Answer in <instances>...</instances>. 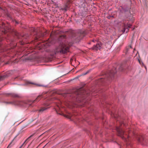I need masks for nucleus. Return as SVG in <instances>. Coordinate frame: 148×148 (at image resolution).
Listing matches in <instances>:
<instances>
[{
    "instance_id": "22",
    "label": "nucleus",
    "mask_w": 148,
    "mask_h": 148,
    "mask_svg": "<svg viewBox=\"0 0 148 148\" xmlns=\"http://www.w3.org/2000/svg\"><path fill=\"white\" fill-rule=\"evenodd\" d=\"M114 117H115V118H116V117L115 115L114 116Z\"/></svg>"
},
{
    "instance_id": "24",
    "label": "nucleus",
    "mask_w": 148,
    "mask_h": 148,
    "mask_svg": "<svg viewBox=\"0 0 148 148\" xmlns=\"http://www.w3.org/2000/svg\"><path fill=\"white\" fill-rule=\"evenodd\" d=\"M145 68L146 69V67L145 66Z\"/></svg>"
},
{
    "instance_id": "10",
    "label": "nucleus",
    "mask_w": 148,
    "mask_h": 148,
    "mask_svg": "<svg viewBox=\"0 0 148 148\" xmlns=\"http://www.w3.org/2000/svg\"><path fill=\"white\" fill-rule=\"evenodd\" d=\"M15 138L16 137H15L12 140V141L8 145L7 148H10L11 147L13 146L15 142H14V141Z\"/></svg>"
},
{
    "instance_id": "9",
    "label": "nucleus",
    "mask_w": 148,
    "mask_h": 148,
    "mask_svg": "<svg viewBox=\"0 0 148 148\" xmlns=\"http://www.w3.org/2000/svg\"><path fill=\"white\" fill-rule=\"evenodd\" d=\"M66 106L71 108V107H74L75 103L73 102L68 101L66 103Z\"/></svg>"
},
{
    "instance_id": "1",
    "label": "nucleus",
    "mask_w": 148,
    "mask_h": 148,
    "mask_svg": "<svg viewBox=\"0 0 148 148\" xmlns=\"http://www.w3.org/2000/svg\"><path fill=\"white\" fill-rule=\"evenodd\" d=\"M48 92H44L40 95L38 96L37 98L34 101L29 100L27 101H15L12 102H8L7 103L12 104L15 105L24 107H32V103L38 102L42 97H45V95L48 94Z\"/></svg>"
},
{
    "instance_id": "14",
    "label": "nucleus",
    "mask_w": 148,
    "mask_h": 148,
    "mask_svg": "<svg viewBox=\"0 0 148 148\" xmlns=\"http://www.w3.org/2000/svg\"><path fill=\"white\" fill-rule=\"evenodd\" d=\"M142 138H139L138 139V141L140 142H142Z\"/></svg>"
},
{
    "instance_id": "3",
    "label": "nucleus",
    "mask_w": 148,
    "mask_h": 148,
    "mask_svg": "<svg viewBox=\"0 0 148 148\" xmlns=\"http://www.w3.org/2000/svg\"><path fill=\"white\" fill-rule=\"evenodd\" d=\"M70 45L64 43H62L55 52V53H64L69 51Z\"/></svg>"
},
{
    "instance_id": "5",
    "label": "nucleus",
    "mask_w": 148,
    "mask_h": 148,
    "mask_svg": "<svg viewBox=\"0 0 148 148\" xmlns=\"http://www.w3.org/2000/svg\"><path fill=\"white\" fill-rule=\"evenodd\" d=\"M116 71L115 70L114 71L113 70L111 71L109 73L106 75V78H101L99 79V82H102L103 81H105L106 80H109L110 79H112L114 75L116 73Z\"/></svg>"
},
{
    "instance_id": "13",
    "label": "nucleus",
    "mask_w": 148,
    "mask_h": 148,
    "mask_svg": "<svg viewBox=\"0 0 148 148\" xmlns=\"http://www.w3.org/2000/svg\"><path fill=\"white\" fill-rule=\"evenodd\" d=\"M9 75L6 74L5 75H4L2 76H0V80H1L4 79L5 77H8Z\"/></svg>"
},
{
    "instance_id": "20",
    "label": "nucleus",
    "mask_w": 148,
    "mask_h": 148,
    "mask_svg": "<svg viewBox=\"0 0 148 148\" xmlns=\"http://www.w3.org/2000/svg\"><path fill=\"white\" fill-rule=\"evenodd\" d=\"M130 48H132V47H131V46H130Z\"/></svg>"
},
{
    "instance_id": "6",
    "label": "nucleus",
    "mask_w": 148,
    "mask_h": 148,
    "mask_svg": "<svg viewBox=\"0 0 148 148\" xmlns=\"http://www.w3.org/2000/svg\"><path fill=\"white\" fill-rule=\"evenodd\" d=\"M49 105V104H44V106L40 108V109L38 110V112L41 113L44 112L49 108V107H48Z\"/></svg>"
},
{
    "instance_id": "21",
    "label": "nucleus",
    "mask_w": 148,
    "mask_h": 148,
    "mask_svg": "<svg viewBox=\"0 0 148 148\" xmlns=\"http://www.w3.org/2000/svg\"><path fill=\"white\" fill-rule=\"evenodd\" d=\"M9 72H8V73H7V74H8V73H9Z\"/></svg>"
},
{
    "instance_id": "16",
    "label": "nucleus",
    "mask_w": 148,
    "mask_h": 148,
    "mask_svg": "<svg viewBox=\"0 0 148 148\" xmlns=\"http://www.w3.org/2000/svg\"><path fill=\"white\" fill-rule=\"evenodd\" d=\"M131 25L130 24H129L128 25V27H127V29H129L131 27Z\"/></svg>"
},
{
    "instance_id": "17",
    "label": "nucleus",
    "mask_w": 148,
    "mask_h": 148,
    "mask_svg": "<svg viewBox=\"0 0 148 148\" xmlns=\"http://www.w3.org/2000/svg\"><path fill=\"white\" fill-rule=\"evenodd\" d=\"M61 38L63 37V38H65V36L64 35H63L62 36H61Z\"/></svg>"
},
{
    "instance_id": "7",
    "label": "nucleus",
    "mask_w": 148,
    "mask_h": 148,
    "mask_svg": "<svg viewBox=\"0 0 148 148\" xmlns=\"http://www.w3.org/2000/svg\"><path fill=\"white\" fill-rule=\"evenodd\" d=\"M33 135H32L30 136L22 144V145H21V146L19 148H22L24 147L25 145L27 144V143L30 140V138L31 137H32Z\"/></svg>"
},
{
    "instance_id": "4",
    "label": "nucleus",
    "mask_w": 148,
    "mask_h": 148,
    "mask_svg": "<svg viewBox=\"0 0 148 148\" xmlns=\"http://www.w3.org/2000/svg\"><path fill=\"white\" fill-rule=\"evenodd\" d=\"M82 88H80L75 90L74 94L73 96H74V100H76V101H80L79 98L83 97L85 94L84 90H82Z\"/></svg>"
},
{
    "instance_id": "19",
    "label": "nucleus",
    "mask_w": 148,
    "mask_h": 148,
    "mask_svg": "<svg viewBox=\"0 0 148 148\" xmlns=\"http://www.w3.org/2000/svg\"><path fill=\"white\" fill-rule=\"evenodd\" d=\"M138 61H139V63H140V64H141L140 61V60H138Z\"/></svg>"
},
{
    "instance_id": "8",
    "label": "nucleus",
    "mask_w": 148,
    "mask_h": 148,
    "mask_svg": "<svg viewBox=\"0 0 148 148\" xmlns=\"http://www.w3.org/2000/svg\"><path fill=\"white\" fill-rule=\"evenodd\" d=\"M102 48V45L101 44L98 43L95 45H94L93 47V49L97 50L100 49Z\"/></svg>"
},
{
    "instance_id": "18",
    "label": "nucleus",
    "mask_w": 148,
    "mask_h": 148,
    "mask_svg": "<svg viewBox=\"0 0 148 148\" xmlns=\"http://www.w3.org/2000/svg\"><path fill=\"white\" fill-rule=\"evenodd\" d=\"M119 123L121 124V125L122 124H123L124 125V124L123 123V122H119Z\"/></svg>"
},
{
    "instance_id": "2",
    "label": "nucleus",
    "mask_w": 148,
    "mask_h": 148,
    "mask_svg": "<svg viewBox=\"0 0 148 148\" xmlns=\"http://www.w3.org/2000/svg\"><path fill=\"white\" fill-rule=\"evenodd\" d=\"M116 129L118 135L121 137L125 141L127 142L129 140L128 138V136L125 132L121 126L116 127Z\"/></svg>"
},
{
    "instance_id": "12",
    "label": "nucleus",
    "mask_w": 148,
    "mask_h": 148,
    "mask_svg": "<svg viewBox=\"0 0 148 148\" xmlns=\"http://www.w3.org/2000/svg\"><path fill=\"white\" fill-rule=\"evenodd\" d=\"M27 83L28 84H33V85H36V86H42V85H40V84H37L31 82H29V81L27 82Z\"/></svg>"
},
{
    "instance_id": "11",
    "label": "nucleus",
    "mask_w": 148,
    "mask_h": 148,
    "mask_svg": "<svg viewBox=\"0 0 148 148\" xmlns=\"http://www.w3.org/2000/svg\"><path fill=\"white\" fill-rule=\"evenodd\" d=\"M11 96L14 97H17L19 98L20 97V96L18 94L14 93H12L10 94Z\"/></svg>"
},
{
    "instance_id": "15",
    "label": "nucleus",
    "mask_w": 148,
    "mask_h": 148,
    "mask_svg": "<svg viewBox=\"0 0 148 148\" xmlns=\"http://www.w3.org/2000/svg\"><path fill=\"white\" fill-rule=\"evenodd\" d=\"M72 2V1L71 0H67V4H69V3H71Z\"/></svg>"
},
{
    "instance_id": "23",
    "label": "nucleus",
    "mask_w": 148,
    "mask_h": 148,
    "mask_svg": "<svg viewBox=\"0 0 148 148\" xmlns=\"http://www.w3.org/2000/svg\"><path fill=\"white\" fill-rule=\"evenodd\" d=\"M129 130H128V133H129Z\"/></svg>"
}]
</instances>
